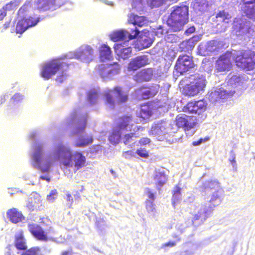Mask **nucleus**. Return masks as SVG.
Segmentation results:
<instances>
[{"label":"nucleus","mask_w":255,"mask_h":255,"mask_svg":"<svg viewBox=\"0 0 255 255\" xmlns=\"http://www.w3.org/2000/svg\"><path fill=\"white\" fill-rule=\"evenodd\" d=\"M14 244L19 251H25L27 249L26 240L22 231L15 235Z\"/></svg>","instance_id":"obj_22"},{"label":"nucleus","mask_w":255,"mask_h":255,"mask_svg":"<svg viewBox=\"0 0 255 255\" xmlns=\"http://www.w3.org/2000/svg\"><path fill=\"white\" fill-rule=\"evenodd\" d=\"M145 193L146 195H147V197L148 198L151 200L146 201V208L149 211H153L154 210V208H153V202L155 200V195L154 193H153L150 189L146 188L145 190Z\"/></svg>","instance_id":"obj_36"},{"label":"nucleus","mask_w":255,"mask_h":255,"mask_svg":"<svg viewBox=\"0 0 255 255\" xmlns=\"http://www.w3.org/2000/svg\"><path fill=\"white\" fill-rule=\"evenodd\" d=\"M98 98V93L97 92L92 91L89 92L88 94L89 101L92 103L94 104L96 102L97 99Z\"/></svg>","instance_id":"obj_46"},{"label":"nucleus","mask_w":255,"mask_h":255,"mask_svg":"<svg viewBox=\"0 0 255 255\" xmlns=\"http://www.w3.org/2000/svg\"><path fill=\"white\" fill-rule=\"evenodd\" d=\"M6 15V11L3 8L0 9V20H2Z\"/></svg>","instance_id":"obj_54"},{"label":"nucleus","mask_w":255,"mask_h":255,"mask_svg":"<svg viewBox=\"0 0 255 255\" xmlns=\"http://www.w3.org/2000/svg\"><path fill=\"white\" fill-rule=\"evenodd\" d=\"M176 244V243L174 241H169L168 242V243L165 244L164 245H163V247H173Z\"/></svg>","instance_id":"obj_59"},{"label":"nucleus","mask_w":255,"mask_h":255,"mask_svg":"<svg viewBox=\"0 0 255 255\" xmlns=\"http://www.w3.org/2000/svg\"><path fill=\"white\" fill-rule=\"evenodd\" d=\"M99 57L101 61L111 60L112 56V52L110 47L105 44H102L99 48Z\"/></svg>","instance_id":"obj_25"},{"label":"nucleus","mask_w":255,"mask_h":255,"mask_svg":"<svg viewBox=\"0 0 255 255\" xmlns=\"http://www.w3.org/2000/svg\"><path fill=\"white\" fill-rule=\"evenodd\" d=\"M10 24V21H8L5 22V23L3 24V28L4 29L7 28L9 26Z\"/></svg>","instance_id":"obj_61"},{"label":"nucleus","mask_w":255,"mask_h":255,"mask_svg":"<svg viewBox=\"0 0 255 255\" xmlns=\"http://www.w3.org/2000/svg\"><path fill=\"white\" fill-rule=\"evenodd\" d=\"M181 196V188L176 185L172 191V204L174 208H176L177 203L179 201Z\"/></svg>","instance_id":"obj_34"},{"label":"nucleus","mask_w":255,"mask_h":255,"mask_svg":"<svg viewBox=\"0 0 255 255\" xmlns=\"http://www.w3.org/2000/svg\"><path fill=\"white\" fill-rule=\"evenodd\" d=\"M149 64V59L147 55H142L136 56L131 59L128 66V71H135Z\"/></svg>","instance_id":"obj_13"},{"label":"nucleus","mask_w":255,"mask_h":255,"mask_svg":"<svg viewBox=\"0 0 255 255\" xmlns=\"http://www.w3.org/2000/svg\"><path fill=\"white\" fill-rule=\"evenodd\" d=\"M219 182L218 181L208 180L203 183L201 187L202 192L215 190L219 187Z\"/></svg>","instance_id":"obj_32"},{"label":"nucleus","mask_w":255,"mask_h":255,"mask_svg":"<svg viewBox=\"0 0 255 255\" xmlns=\"http://www.w3.org/2000/svg\"><path fill=\"white\" fill-rule=\"evenodd\" d=\"M66 200L67 201H68L70 203V205H71L73 202V198L72 195L69 193H67L66 194Z\"/></svg>","instance_id":"obj_56"},{"label":"nucleus","mask_w":255,"mask_h":255,"mask_svg":"<svg viewBox=\"0 0 255 255\" xmlns=\"http://www.w3.org/2000/svg\"><path fill=\"white\" fill-rule=\"evenodd\" d=\"M56 153L61 157V165L66 169L73 167L75 173L86 165V158L81 152L76 151L72 154L71 150L63 145L57 146Z\"/></svg>","instance_id":"obj_1"},{"label":"nucleus","mask_w":255,"mask_h":255,"mask_svg":"<svg viewBox=\"0 0 255 255\" xmlns=\"http://www.w3.org/2000/svg\"><path fill=\"white\" fill-rule=\"evenodd\" d=\"M66 67H65L63 69L61 70L60 71H62V74L61 75H59L57 76V77L55 79V80L57 82L59 83H62L66 78V74L65 72V71Z\"/></svg>","instance_id":"obj_45"},{"label":"nucleus","mask_w":255,"mask_h":255,"mask_svg":"<svg viewBox=\"0 0 255 255\" xmlns=\"http://www.w3.org/2000/svg\"><path fill=\"white\" fill-rule=\"evenodd\" d=\"M144 128L140 126H135L133 128V132H130L124 134L121 138V141L125 145H128L131 143L134 140V138H138L142 134L137 132L141 130H143Z\"/></svg>","instance_id":"obj_16"},{"label":"nucleus","mask_w":255,"mask_h":255,"mask_svg":"<svg viewBox=\"0 0 255 255\" xmlns=\"http://www.w3.org/2000/svg\"><path fill=\"white\" fill-rule=\"evenodd\" d=\"M128 100V94L120 86H116L111 90H107L104 94L105 103L111 109H114L116 104L125 103Z\"/></svg>","instance_id":"obj_5"},{"label":"nucleus","mask_w":255,"mask_h":255,"mask_svg":"<svg viewBox=\"0 0 255 255\" xmlns=\"http://www.w3.org/2000/svg\"><path fill=\"white\" fill-rule=\"evenodd\" d=\"M200 92V90H198L197 88H196L195 86L194 85L191 81L189 83L185 85L183 88V94L186 96L190 97L197 95Z\"/></svg>","instance_id":"obj_31"},{"label":"nucleus","mask_w":255,"mask_h":255,"mask_svg":"<svg viewBox=\"0 0 255 255\" xmlns=\"http://www.w3.org/2000/svg\"><path fill=\"white\" fill-rule=\"evenodd\" d=\"M191 79L192 83L194 84L195 87L197 88L200 92L204 90L206 87V80L204 76H201L199 74H195L192 76V78H191Z\"/></svg>","instance_id":"obj_23"},{"label":"nucleus","mask_w":255,"mask_h":255,"mask_svg":"<svg viewBox=\"0 0 255 255\" xmlns=\"http://www.w3.org/2000/svg\"><path fill=\"white\" fill-rule=\"evenodd\" d=\"M157 93V91L152 87H141L136 90L137 96L142 99H148Z\"/></svg>","instance_id":"obj_21"},{"label":"nucleus","mask_w":255,"mask_h":255,"mask_svg":"<svg viewBox=\"0 0 255 255\" xmlns=\"http://www.w3.org/2000/svg\"><path fill=\"white\" fill-rule=\"evenodd\" d=\"M43 145L36 143L34 146V152L32 154L33 166L42 172H48L52 164L51 156L49 155L42 158Z\"/></svg>","instance_id":"obj_6"},{"label":"nucleus","mask_w":255,"mask_h":255,"mask_svg":"<svg viewBox=\"0 0 255 255\" xmlns=\"http://www.w3.org/2000/svg\"><path fill=\"white\" fill-rule=\"evenodd\" d=\"M197 41L196 37L193 36L187 40L182 41L179 47L180 51L187 52L192 51Z\"/></svg>","instance_id":"obj_24"},{"label":"nucleus","mask_w":255,"mask_h":255,"mask_svg":"<svg viewBox=\"0 0 255 255\" xmlns=\"http://www.w3.org/2000/svg\"><path fill=\"white\" fill-rule=\"evenodd\" d=\"M132 121V117L131 115H125L121 116L119 119L118 127L119 129H127L129 124Z\"/></svg>","instance_id":"obj_30"},{"label":"nucleus","mask_w":255,"mask_h":255,"mask_svg":"<svg viewBox=\"0 0 255 255\" xmlns=\"http://www.w3.org/2000/svg\"><path fill=\"white\" fill-rule=\"evenodd\" d=\"M220 198V196L218 194V191L217 190L215 192V194H213L212 197H211V200H210V202L211 203V204L210 205H211V206H213V205H215L216 206L217 205H211V203L215 201H216L218 199H219Z\"/></svg>","instance_id":"obj_51"},{"label":"nucleus","mask_w":255,"mask_h":255,"mask_svg":"<svg viewBox=\"0 0 255 255\" xmlns=\"http://www.w3.org/2000/svg\"><path fill=\"white\" fill-rule=\"evenodd\" d=\"M177 129L168 121L161 120L154 123L151 127L149 133L156 136L158 140L162 141L168 136L177 132Z\"/></svg>","instance_id":"obj_4"},{"label":"nucleus","mask_w":255,"mask_h":255,"mask_svg":"<svg viewBox=\"0 0 255 255\" xmlns=\"http://www.w3.org/2000/svg\"><path fill=\"white\" fill-rule=\"evenodd\" d=\"M35 4L38 10L46 11L56 5V0H36Z\"/></svg>","instance_id":"obj_26"},{"label":"nucleus","mask_w":255,"mask_h":255,"mask_svg":"<svg viewBox=\"0 0 255 255\" xmlns=\"http://www.w3.org/2000/svg\"><path fill=\"white\" fill-rule=\"evenodd\" d=\"M28 230L31 235L37 240L46 242L48 240L47 234L52 230L51 227L46 232L38 225L31 224L28 225Z\"/></svg>","instance_id":"obj_11"},{"label":"nucleus","mask_w":255,"mask_h":255,"mask_svg":"<svg viewBox=\"0 0 255 255\" xmlns=\"http://www.w3.org/2000/svg\"><path fill=\"white\" fill-rule=\"evenodd\" d=\"M93 141V137L91 136L79 137L76 139L75 146L78 147H85L89 144H92Z\"/></svg>","instance_id":"obj_33"},{"label":"nucleus","mask_w":255,"mask_h":255,"mask_svg":"<svg viewBox=\"0 0 255 255\" xmlns=\"http://www.w3.org/2000/svg\"><path fill=\"white\" fill-rule=\"evenodd\" d=\"M22 19L25 21L26 25H28L27 26L28 28L35 26L39 21V18L32 16L23 17Z\"/></svg>","instance_id":"obj_40"},{"label":"nucleus","mask_w":255,"mask_h":255,"mask_svg":"<svg viewBox=\"0 0 255 255\" xmlns=\"http://www.w3.org/2000/svg\"><path fill=\"white\" fill-rule=\"evenodd\" d=\"M215 205L213 206L209 205V209H206L204 210H200L197 213L195 214L192 218V223H194L196 221H199L201 223H203L209 216V214L212 212Z\"/></svg>","instance_id":"obj_20"},{"label":"nucleus","mask_w":255,"mask_h":255,"mask_svg":"<svg viewBox=\"0 0 255 255\" xmlns=\"http://www.w3.org/2000/svg\"><path fill=\"white\" fill-rule=\"evenodd\" d=\"M137 153L140 157L147 158L149 156L148 152L144 148H139L136 150Z\"/></svg>","instance_id":"obj_47"},{"label":"nucleus","mask_w":255,"mask_h":255,"mask_svg":"<svg viewBox=\"0 0 255 255\" xmlns=\"http://www.w3.org/2000/svg\"><path fill=\"white\" fill-rule=\"evenodd\" d=\"M207 104L203 100L188 102L183 108L185 112L195 113L198 115L205 111Z\"/></svg>","instance_id":"obj_12"},{"label":"nucleus","mask_w":255,"mask_h":255,"mask_svg":"<svg viewBox=\"0 0 255 255\" xmlns=\"http://www.w3.org/2000/svg\"><path fill=\"white\" fill-rule=\"evenodd\" d=\"M236 65L247 71L255 68V52L251 49L242 50L233 56Z\"/></svg>","instance_id":"obj_3"},{"label":"nucleus","mask_w":255,"mask_h":255,"mask_svg":"<svg viewBox=\"0 0 255 255\" xmlns=\"http://www.w3.org/2000/svg\"><path fill=\"white\" fill-rule=\"evenodd\" d=\"M194 30H195V28L193 27H190V28H189L188 30H187V32H188V31L189 30V32L191 33V32H194Z\"/></svg>","instance_id":"obj_64"},{"label":"nucleus","mask_w":255,"mask_h":255,"mask_svg":"<svg viewBox=\"0 0 255 255\" xmlns=\"http://www.w3.org/2000/svg\"><path fill=\"white\" fill-rule=\"evenodd\" d=\"M134 34H129V33L125 30H121L114 32L111 35V39L115 42L125 40V42H128L130 40L135 38L138 35V32L134 30Z\"/></svg>","instance_id":"obj_15"},{"label":"nucleus","mask_w":255,"mask_h":255,"mask_svg":"<svg viewBox=\"0 0 255 255\" xmlns=\"http://www.w3.org/2000/svg\"><path fill=\"white\" fill-rule=\"evenodd\" d=\"M22 96L19 93H15L13 97H12L11 99L13 100V101H18L22 99Z\"/></svg>","instance_id":"obj_53"},{"label":"nucleus","mask_w":255,"mask_h":255,"mask_svg":"<svg viewBox=\"0 0 255 255\" xmlns=\"http://www.w3.org/2000/svg\"><path fill=\"white\" fill-rule=\"evenodd\" d=\"M98 71L102 77H105L111 73H117L118 69L112 68L111 65H107L106 66L100 65L98 67Z\"/></svg>","instance_id":"obj_35"},{"label":"nucleus","mask_w":255,"mask_h":255,"mask_svg":"<svg viewBox=\"0 0 255 255\" xmlns=\"http://www.w3.org/2000/svg\"><path fill=\"white\" fill-rule=\"evenodd\" d=\"M232 51H227L220 55L215 64V70L217 73L225 74L233 68Z\"/></svg>","instance_id":"obj_8"},{"label":"nucleus","mask_w":255,"mask_h":255,"mask_svg":"<svg viewBox=\"0 0 255 255\" xmlns=\"http://www.w3.org/2000/svg\"><path fill=\"white\" fill-rule=\"evenodd\" d=\"M96 225L98 229H101L103 226L106 225V222L103 219H101L97 220Z\"/></svg>","instance_id":"obj_52"},{"label":"nucleus","mask_w":255,"mask_h":255,"mask_svg":"<svg viewBox=\"0 0 255 255\" xmlns=\"http://www.w3.org/2000/svg\"><path fill=\"white\" fill-rule=\"evenodd\" d=\"M73 251L72 249H70L68 251H65L62 252L61 255H73Z\"/></svg>","instance_id":"obj_58"},{"label":"nucleus","mask_w":255,"mask_h":255,"mask_svg":"<svg viewBox=\"0 0 255 255\" xmlns=\"http://www.w3.org/2000/svg\"><path fill=\"white\" fill-rule=\"evenodd\" d=\"M6 216L9 220L13 224L21 222L25 219L21 212L14 208L9 209L6 212Z\"/></svg>","instance_id":"obj_19"},{"label":"nucleus","mask_w":255,"mask_h":255,"mask_svg":"<svg viewBox=\"0 0 255 255\" xmlns=\"http://www.w3.org/2000/svg\"><path fill=\"white\" fill-rule=\"evenodd\" d=\"M39 250L40 249L38 248H31L28 250L26 249L25 250V252L22 253L21 255H36Z\"/></svg>","instance_id":"obj_43"},{"label":"nucleus","mask_w":255,"mask_h":255,"mask_svg":"<svg viewBox=\"0 0 255 255\" xmlns=\"http://www.w3.org/2000/svg\"><path fill=\"white\" fill-rule=\"evenodd\" d=\"M87 117L83 116L78 118L72 117V122L74 125V133L75 134L83 132L87 125Z\"/></svg>","instance_id":"obj_17"},{"label":"nucleus","mask_w":255,"mask_h":255,"mask_svg":"<svg viewBox=\"0 0 255 255\" xmlns=\"http://www.w3.org/2000/svg\"><path fill=\"white\" fill-rule=\"evenodd\" d=\"M82 54L89 58L88 56H92L93 55V49L90 46H87L85 49L82 51Z\"/></svg>","instance_id":"obj_48"},{"label":"nucleus","mask_w":255,"mask_h":255,"mask_svg":"<svg viewBox=\"0 0 255 255\" xmlns=\"http://www.w3.org/2000/svg\"><path fill=\"white\" fill-rule=\"evenodd\" d=\"M242 2L245 6L252 4H255V0H242Z\"/></svg>","instance_id":"obj_55"},{"label":"nucleus","mask_w":255,"mask_h":255,"mask_svg":"<svg viewBox=\"0 0 255 255\" xmlns=\"http://www.w3.org/2000/svg\"><path fill=\"white\" fill-rule=\"evenodd\" d=\"M121 138L120 131L119 130H114L109 135V140L113 144H117L119 143Z\"/></svg>","instance_id":"obj_37"},{"label":"nucleus","mask_w":255,"mask_h":255,"mask_svg":"<svg viewBox=\"0 0 255 255\" xmlns=\"http://www.w3.org/2000/svg\"><path fill=\"white\" fill-rule=\"evenodd\" d=\"M153 108L149 103L143 104L140 106L139 116L143 120L148 119L152 115Z\"/></svg>","instance_id":"obj_27"},{"label":"nucleus","mask_w":255,"mask_h":255,"mask_svg":"<svg viewBox=\"0 0 255 255\" xmlns=\"http://www.w3.org/2000/svg\"><path fill=\"white\" fill-rule=\"evenodd\" d=\"M195 66L192 58L187 55H180L175 66L176 71L180 74L188 71Z\"/></svg>","instance_id":"obj_9"},{"label":"nucleus","mask_w":255,"mask_h":255,"mask_svg":"<svg viewBox=\"0 0 255 255\" xmlns=\"http://www.w3.org/2000/svg\"><path fill=\"white\" fill-rule=\"evenodd\" d=\"M28 25H26L25 21L23 20L22 18L17 22L15 28V32L17 33L22 34L28 28L27 27Z\"/></svg>","instance_id":"obj_39"},{"label":"nucleus","mask_w":255,"mask_h":255,"mask_svg":"<svg viewBox=\"0 0 255 255\" xmlns=\"http://www.w3.org/2000/svg\"><path fill=\"white\" fill-rule=\"evenodd\" d=\"M65 67V70L67 71L69 67L68 64L57 59H52L43 65L40 75L44 79L48 80Z\"/></svg>","instance_id":"obj_7"},{"label":"nucleus","mask_w":255,"mask_h":255,"mask_svg":"<svg viewBox=\"0 0 255 255\" xmlns=\"http://www.w3.org/2000/svg\"><path fill=\"white\" fill-rule=\"evenodd\" d=\"M17 6V3L15 1H10L8 3H6L4 6L2 7L5 10H11L16 8Z\"/></svg>","instance_id":"obj_44"},{"label":"nucleus","mask_w":255,"mask_h":255,"mask_svg":"<svg viewBox=\"0 0 255 255\" xmlns=\"http://www.w3.org/2000/svg\"><path fill=\"white\" fill-rule=\"evenodd\" d=\"M156 186L158 190H160L167 181V177L163 172L156 171L154 176Z\"/></svg>","instance_id":"obj_29"},{"label":"nucleus","mask_w":255,"mask_h":255,"mask_svg":"<svg viewBox=\"0 0 255 255\" xmlns=\"http://www.w3.org/2000/svg\"><path fill=\"white\" fill-rule=\"evenodd\" d=\"M230 162L232 163V164H233V165L234 166L236 165V158H235V155H234L232 156V159H230Z\"/></svg>","instance_id":"obj_60"},{"label":"nucleus","mask_w":255,"mask_h":255,"mask_svg":"<svg viewBox=\"0 0 255 255\" xmlns=\"http://www.w3.org/2000/svg\"><path fill=\"white\" fill-rule=\"evenodd\" d=\"M124 154L126 157L133 156V152L131 150H128L124 152Z\"/></svg>","instance_id":"obj_57"},{"label":"nucleus","mask_w":255,"mask_h":255,"mask_svg":"<svg viewBox=\"0 0 255 255\" xmlns=\"http://www.w3.org/2000/svg\"><path fill=\"white\" fill-rule=\"evenodd\" d=\"M209 139V137H206L205 138H200L199 139L196 141H194L192 143V145L193 146H197L201 144L202 142L208 140Z\"/></svg>","instance_id":"obj_49"},{"label":"nucleus","mask_w":255,"mask_h":255,"mask_svg":"<svg viewBox=\"0 0 255 255\" xmlns=\"http://www.w3.org/2000/svg\"><path fill=\"white\" fill-rule=\"evenodd\" d=\"M5 96H3V97H2L1 98V101H0V104H2L3 103H4L5 101Z\"/></svg>","instance_id":"obj_63"},{"label":"nucleus","mask_w":255,"mask_h":255,"mask_svg":"<svg viewBox=\"0 0 255 255\" xmlns=\"http://www.w3.org/2000/svg\"><path fill=\"white\" fill-rule=\"evenodd\" d=\"M40 178L43 180H46L47 182H49L50 181V178L49 177L44 176H41L40 177Z\"/></svg>","instance_id":"obj_62"},{"label":"nucleus","mask_w":255,"mask_h":255,"mask_svg":"<svg viewBox=\"0 0 255 255\" xmlns=\"http://www.w3.org/2000/svg\"><path fill=\"white\" fill-rule=\"evenodd\" d=\"M216 17L222 18L223 21L225 22H227V20L231 18L230 14L224 10L219 11L216 14Z\"/></svg>","instance_id":"obj_42"},{"label":"nucleus","mask_w":255,"mask_h":255,"mask_svg":"<svg viewBox=\"0 0 255 255\" xmlns=\"http://www.w3.org/2000/svg\"><path fill=\"white\" fill-rule=\"evenodd\" d=\"M176 126L182 128L185 131L189 130L196 125V119L194 117L180 114L176 116L175 120Z\"/></svg>","instance_id":"obj_10"},{"label":"nucleus","mask_w":255,"mask_h":255,"mask_svg":"<svg viewBox=\"0 0 255 255\" xmlns=\"http://www.w3.org/2000/svg\"><path fill=\"white\" fill-rule=\"evenodd\" d=\"M58 192L56 189L52 190L49 195L46 197L47 201L50 203H53L58 197Z\"/></svg>","instance_id":"obj_41"},{"label":"nucleus","mask_w":255,"mask_h":255,"mask_svg":"<svg viewBox=\"0 0 255 255\" xmlns=\"http://www.w3.org/2000/svg\"><path fill=\"white\" fill-rule=\"evenodd\" d=\"M150 139L148 137H142L139 141L138 143L140 145H146L150 142Z\"/></svg>","instance_id":"obj_50"},{"label":"nucleus","mask_w":255,"mask_h":255,"mask_svg":"<svg viewBox=\"0 0 255 255\" xmlns=\"http://www.w3.org/2000/svg\"><path fill=\"white\" fill-rule=\"evenodd\" d=\"M188 6H177L174 7L167 19V25L175 31L181 30L188 21Z\"/></svg>","instance_id":"obj_2"},{"label":"nucleus","mask_w":255,"mask_h":255,"mask_svg":"<svg viewBox=\"0 0 255 255\" xmlns=\"http://www.w3.org/2000/svg\"><path fill=\"white\" fill-rule=\"evenodd\" d=\"M128 22L134 25L142 27L146 23V19L144 16H138L131 13L128 16Z\"/></svg>","instance_id":"obj_28"},{"label":"nucleus","mask_w":255,"mask_h":255,"mask_svg":"<svg viewBox=\"0 0 255 255\" xmlns=\"http://www.w3.org/2000/svg\"><path fill=\"white\" fill-rule=\"evenodd\" d=\"M194 6L196 9L202 11L208 6V0H195Z\"/></svg>","instance_id":"obj_38"},{"label":"nucleus","mask_w":255,"mask_h":255,"mask_svg":"<svg viewBox=\"0 0 255 255\" xmlns=\"http://www.w3.org/2000/svg\"><path fill=\"white\" fill-rule=\"evenodd\" d=\"M114 49L116 53L120 58L126 59L131 55L132 49L128 42L116 43L114 45Z\"/></svg>","instance_id":"obj_14"},{"label":"nucleus","mask_w":255,"mask_h":255,"mask_svg":"<svg viewBox=\"0 0 255 255\" xmlns=\"http://www.w3.org/2000/svg\"><path fill=\"white\" fill-rule=\"evenodd\" d=\"M153 77V71L151 68L143 69L137 72L133 76L134 81L137 82L148 81Z\"/></svg>","instance_id":"obj_18"}]
</instances>
